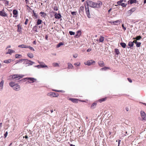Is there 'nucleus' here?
Segmentation results:
<instances>
[{"mask_svg":"<svg viewBox=\"0 0 146 146\" xmlns=\"http://www.w3.org/2000/svg\"><path fill=\"white\" fill-rule=\"evenodd\" d=\"M87 5L88 6L93 8H100V6L102 5V3L100 1H98L97 3L94 2L92 1H87Z\"/></svg>","mask_w":146,"mask_h":146,"instance_id":"obj_1","label":"nucleus"},{"mask_svg":"<svg viewBox=\"0 0 146 146\" xmlns=\"http://www.w3.org/2000/svg\"><path fill=\"white\" fill-rule=\"evenodd\" d=\"M85 10L86 13L87 17L90 18H91V16L90 12L89 7L87 5L85 6Z\"/></svg>","mask_w":146,"mask_h":146,"instance_id":"obj_2","label":"nucleus"},{"mask_svg":"<svg viewBox=\"0 0 146 146\" xmlns=\"http://www.w3.org/2000/svg\"><path fill=\"white\" fill-rule=\"evenodd\" d=\"M47 95L50 96L51 97H57L59 95L57 93H55L54 92H51L48 93Z\"/></svg>","mask_w":146,"mask_h":146,"instance_id":"obj_3","label":"nucleus"},{"mask_svg":"<svg viewBox=\"0 0 146 146\" xmlns=\"http://www.w3.org/2000/svg\"><path fill=\"white\" fill-rule=\"evenodd\" d=\"M95 63V62L94 61L91 60L88 61L86 62H84V63L85 65L90 66L92 64H94Z\"/></svg>","mask_w":146,"mask_h":146,"instance_id":"obj_4","label":"nucleus"},{"mask_svg":"<svg viewBox=\"0 0 146 146\" xmlns=\"http://www.w3.org/2000/svg\"><path fill=\"white\" fill-rule=\"evenodd\" d=\"M69 100L71 101L72 102L75 103H77L78 102V101H80V102H83L81 100H80L76 98H70L69 99Z\"/></svg>","mask_w":146,"mask_h":146,"instance_id":"obj_5","label":"nucleus"},{"mask_svg":"<svg viewBox=\"0 0 146 146\" xmlns=\"http://www.w3.org/2000/svg\"><path fill=\"white\" fill-rule=\"evenodd\" d=\"M136 9V8L134 7L131 8L130 10H129L127 12V13L128 16L130 15L132 13L134 12Z\"/></svg>","mask_w":146,"mask_h":146,"instance_id":"obj_6","label":"nucleus"},{"mask_svg":"<svg viewBox=\"0 0 146 146\" xmlns=\"http://www.w3.org/2000/svg\"><path fill=\"white\" fill-rule=\"evenodd\" d=\"M141 115L143 120H146V115L143 111H141L140 112Z\"/></svg>","mask_w":146,"mask_h":146,"instance_id":"obj_7","label":"nucleus"},{"mask_svg":"<svg viewBox=\"0 0 146 146\" xmlns=\"http://www.w3.org/2000/svg\"><path fill=\"white\" fill-rule=\"evenodd\" d=\"M84 7L83 6H81L79 10V13L80 15H81L84 14Z\"/></svg>","mask_w":146,"mask_h":146,"instance_id":"obj_8","label":"nucleus"},{"mask_svg":"<svg viewBox=\"0 0 146 146\" xmlns=\"http://www.w3.org/2000/svg\"><path fill=\"white\" fill-rule=\"evenodd\" d=\"M23 76L21 75H19L18 74H15L12 76V78L13 79H15L16 78H18L19 77L22 78Z\"/></svg>","mask_w":146,"mask_h":146,"instance_id":"obj_9","label":"nucleus"},{"mask_svg":"<svg viewBox=\"0 0 146 146\" xmlns=\"http://www.w3.org/2000/svg\"><path fill=\"white\" fill-rule=\"evenodd\" d=\"M13 17L15 18H17L18 16V12L17 10L14 9L13 11Z\"/></svg>","mask_w":146,"mask_h":146,"instance_id":"obj_10","label":"nucleus"},{"mask_svg":"<svg viewBox=\"0 0 146 146\" xmlns=\"http://www.w3.org/2000/svg\"><path fill=\"white\" fill-rule=\"evenodd\" d=\"M0 16L3 17H6L7 16V14L6 13L4 10L0 11Z\"/></svg>","mask_w":146,"mask_h":146,"instance_id":"obj_11","label":"nucleus"},{"mask_svg":"<svg viewBox=\"0 0 146 146\" xmlns=\"http://www.w3.org/2000/svg\"><path fill=\"white\" fill-rule=\"evenodd\" d=\"M34 62L31 60H27L26 62H25V64H27V66H29L30 65H32L33 64H34Z\"/></svg>","mask_w":146,"mask_h":146,"instance_id":"obj_12","label":"nucleus"},{"mask_svg":"<svg viewBox=\"0 0 146 146\" xmlns=\"http://www.w3.org/2000/svg\"><path fill=\"white\" fill-rule=\"evenodd\" d=\"M20 87L19 85L17 84H16L14 86V88H13V89L16 91H19L20 89Z\"/></svg>","mask_w":146,"mask_h":146,"instance_id":"obj_13","label":"nucleus"},{"mask_svg":"<svg viewBox=\"0 0 146 146\" xmlns=\"http://www.w3.org/2000/svg\"><path fill=\"white\" fill-rule=\"evenodd\" d=\"M25 79H27V80H29V82L28 81V82L29 83L33 82H34V80H36L33 78H26Z\"/></svg>","mask_w":146,"mask_h":146,"instance_id":"obj_14","label":"nucleus"},{"mask_svg":"<svg viewBox=\"0 0 146 146\" xmlns=\"http://www.w3.org/2000/svg\"><path fill=\"white\" fill-rule=\"evenodd\" d=\"M82 33L80 30L78 31L77 32V34L75 36V37L78 38L81 35Z\"/></svg>","mask_w":146,"mask_h":146,"instance_id":"obj_15","label":"nucleus"},{"mask_svg":"<svg viewBox=\"0 0 146 146\" xmlns=\"http://www.w3.org/2000/svg\"><path fill=\"white\" fill-rule=\"evenodd\" d=\"M38 62L40 64V65L41 68L47 67V66L45 65L43 62H40L38 61Z\"/></svg>","mask_w":146,"mask_h":146,"instance_id":"obj_16","label":"nucleus"},{"mask_svg":"<svg viewBox=\"0 0 146 146\" xmlns=\"http://www.w3.org/2000/svg\"><path fill=\"white\" fill-rule=\"evenodd\" d=\"M32 16L34 19H36L38 17V15L36 13L34 10L33 11Z\"/></svg>","mask_w":146,"mask_h":146,"instance_id":"obj_17","label":"nucleus"},{"mask_svg":"<svg viewBox=\"0 0 146 146\" xmlns=\"http://www.w3.org/2000/svg\"><path fill=\"white\" fill-rule=\"evenodd\" d=\"M107 99V98L105 97V98H102V99H101L98 100L97 101V102H99L101 103L103 102H104Z\"/></svg>","mask_w":146,"mask_h":146,"instance_id":"obj_18","label":"nucleus"},{"mask_svg":"<svg viewBox=\"0 0 146 146\" xmlns=\"http://www.w3.org/2000/svg\"><path fill=\"white\" fill-rule=\"evenodd\" d=\"M98 64L101 67H102L104 66V62L102 61L98 62Z\"/></svg>","mask_w":146,"mask_h":146,"instance_id":"obj_19","label":"nucleus"},{"mask_svg":"<svg viewBox=\"0 0 146 146\" xmlns=\"http://www.w3.org/2000/svg\"><path fill=\"white\" fill-rule=\"evenodd\" d=\"M55 18L57 19H59L61 17V16L60 14L55 13L54 15Z\"/></svg>","mask_w":146,"mask_h":146,"instance_id":"obj_20","label":"nucleus"},{"mask_svg":"<svg viewBox=\"0 0 146 146\" xmlns=\"http://www.w3.org/2000/svg\"><path fill=\"white\" fill-rule=\"evenodd\" d=\"M15 52V51L13 50H11L10 49H9L8 50V52H7L6 54H11L12 53H14Z\"/></svg>","mask_w":146,"mask_h":146,"instance_id":"obj_21","label":"nucleus"},{"mask_svg":"<svg viewBox=\"0 0 146 146\" xmlns=\"http://www.w3.org/2000/svg\"><path fill=\"white\" fill-rule=\"evenodd\" d=\"M28 45H25L24 44H21L18 46V47L21 48H28Z\"/></svg>","mask_w":146,"mask_h":146,"instance_id":"obj_22","label":"nucleus"},{"mask_svg":"<svg viewBox=\"0 0 146 146\" xmlns=\"http://www.w3.org/2000/svg\"><path fill=\"white\" fill-rule=\"evenodd\" d=\"M27 56L30 58H32L34 56L33 54L31 52H29L27 53Z\"/></svg>","mask_w":146,"mask_h":146,"instance_id":"obj_23","label":"nucleus"},{"mask_svg":"<svg viewBox=\"0 0 146 146\" xmlns=\"http://www.w3.org/2000/svg\"><path fill=\"white\" fill-rule=\"evenodd\" d=\"M3 83L4 81L3 80H2L0 83V89L2 90L3 89Z\"/></svg>","mask_w":146,"mask_h":146,"instance_id":"obj_24","label":"nucleus"},{"mask_svg":"<svg viewBox=\"0 0 146 146\" xmlns=\"http://www.w3.org/2000/svg\"><path fill=\"white\" fill-rule=\"evenodd\" d=\"M73 66L72 64L70 63H68V69H72V68Z\"/></svg>","mask_w":146,"mask_h":146,"instance_id":"obj_25","label":"nucleus"},{"mask_svg":"<svg viewBox=\"0 0 146 146\" xmlns=\"http://www.w3.org/2000/svg\"><path fill=\"white\" fill-rule=\"evenodd\" d=\"M16 84L15 82H10L9 83V86L11 87H13V88H14V86L16 85Z\"/></svg>","mask_w":146,"mask_h":146,"instance_id":"obj_26","label":"nucleus"},{"mask_svg":"<svg viewBox=\"0 0 146 146\" xmlns=\"http://www.w3.org/2000/svg\"><path fill=\"white\" fill-rule=\"evenodd\" d=\"M12 61V60L11 59H9L7 60H5L3 61V62L5 63H10Z\"/></svg>","mask_w":146,"mask_h":146,"instance_id":"obj_27","label":"nucleus"},{"mask_svg":"<svg viewBox=\"0 0 146 146\" xmlns=\"http://www.w3.org/2000/svg\"><path fill=\"white\" fill-rule=\"evenodd\" d=\"M104 38L103 36H100V37L99 39V41L100 42H103L104 40Z\"/></svg>","mask_w":146,"mask_h":146,"instance_id":"obj_28","label":"nucleus"},{"mask_svg":"<svg viewBox=\"0 0 146 146\" xmlns=\"http://www.w3.org/2000/svg\"><path fill=\"white\" fill-rule=\"evenodd\" d=\"M97 103H93L91 105V108L92 109H94L95 107V106H96L97 105Z\"/></svg>","mask_w":146,"mask_h":146,"instance_id":"obj_29","label":"nucleus"},{"mask_svg":"<svg viewBox=\"0 0 146 146\" xmlns=\"http://www.w3.org/2000/svg\"><path fill=\"white\" fill-rule=\"evenodd\" d=\"M42 22V20L40 19H38L37 20V22H36V25H38L40 24Z\"/></svg>","mask_w":146,"mask_h":146,"instance_id":"obj_30","label":"nucleus"},{"mask_svg":"<svg viewBox=\"0 0 146 146\" xmlns=\"http://www.w3.org/2000/svg\"><path fill=\"white\" fill-rule=\"evenodd\" d=\"M137 0H129L128 2H129L131 4H132L133 3H136L137 2Z\"/></svg>","mask_w":146,"mask_h":146,"instance_id":"obj_31","label":"nucleus"},{"mask_svg":"<svg viewBox=\"0 0 146 146\" xmlns=\"http://www.w3.org/2000/svg\"><path fill=\"white\" fill-rule=\"evenodd\" d=\"M17 31L18 32H20L21 31V25L19 24L17 25Z\"/></svg>","mask_w":146,"mask_h":146,"instance_id":"obj_32","label":"nucleus"},{"mask_svg":"<svg viewBox=\"0 0 146 146\" xmlns=\"http://www.w3.org/2000/svg\"><path fill=\"white\" fill-rule=\"evenodd\" d=\"M120 44L123 48H125L126 45V44L124 42H121Z\"/></svg>","mask_w":146,"mask_h":146,"instance_id":"obj_33","label":"nucleus"},{"mask_svg":"<svg viewBox=\"0 0 146 146\" xmlns=\"http://www.w3.org/2000/svg\"><path fill=\"white\" fill-rule=\"evenodd\" d=\"M33 30L35 32H37V26H35L33 28Z\"/></svg>","mask_w":146,"mask_h":146,"instance_id":"obj_34","label":"nucleus"},{"mask_svg":"<svg viewBox=\"0 0 146 146\" xmlns=\"http://www.w3.org/2000/svg\"><path fill=\"white\" fill-rule=\"evenodd\" d=\"M40 14H41L42 15H43V16H42V15H41V17H45L46 15V13H44V12H41L40 13Z\"/></svg>","mask_w":146,"mask_h":146,"instance_id":"obj_35","label":"nucleus"},{"mask_svg":"<svg viewBox=\"0 0 146 146\" xmlns=\"http://www.w3.org/2000/svg\"><path fill=\"white\" fill-rule=\"evenodd\" d=\"M141 37L140 36H137L136 38H133V39H136V40H139L141 39Z\"/></svg>","mask_w":146,"mask_h":146,"instance_id":"obj_36","label":"nucleus"},{"mask_svg":"<svg viewBox=\"0 0 146 146\" xmlns=\"http://www.w3.org/2000/svg\"><path fill=\"white\" fill-rule=\"evenodd\" d=\"M115 52L117 55H118L119 53V50L117 48L115 49Z\"/></svg>","mask_w":146,"mask_h":146,"instance_id":"obj_37","label":"nucleus"},{"mask_svg":"<svg viewBox=\"0 0 146 146\" xmlns=\"http://www.w3.org/2000/svg\"><path fill=\"white\" fill-rule=\"evenodd\" d=\"M128 45L130 46L133 47V46L134 43L132 42H129Z\"/></svg>","mask_w":146,"mask_h":146,"instance_id":"obj_38","label":"nucleus"},{"mask_svg":"<svg viewBox=\"0 0 146 146\" xmlns=\"http://www.w3.org/2000/svg\"><path fill=\"white\" fill-rule=\"evenodd\" d=\"M121 20H117L113 22V23L114 25H116V23L120 24V21Z\"/></svg>","mask_w":146,"mask_h":146,"instance_id":"obj_39","label":"nucleus"},{"mask_svg":"<svg viewBox=\"0 0 146 146\" xmlns=\"http://www.w3.org/2000/svg\"><path fill=\"white\" fill-rule=\"evenodd\" d=\"M22 57V55L21 54H16L15 55V57L16 58H20Z\"/></svg>","mask_w":146,"mask_h":146,"instance_id":"obj_40","label":"nucleus"},{"mask_svg":"<svg viewBox=\"0 0 146 146\" xmlns=\"http://www.w3.org/2000/svg\"><path fill=\"white\" fill-rule=\"evenodd\" d=\"M109 69V68L108 67H104L103 68H102L101 69V70H106L107 69Z\"/></svg>","mask_w":146,"mask_h":146,"instance_id":"obj_41","label":"nucleus"},{"mask_svg":"<svg viewBox=\"0 0 146 146\" xmlns=\"http://www.w3.org/2000/svg\"><path fill=\"white\" fill-rule=\"evenodd\" d=\"M28 47L27 48H29L30 50H33V51L35 50L34 49V48L33 47H32L28 45Z\"/></svg>","mask_w":146,"mask_h":146,"instance_id":"obj_42","label":"nucleus"},{"mask_svg":"<svg viewBox=\"0 0 146 146\" xmlns=\"http://www.w3.org/2000/svg\"><path fill=\"white\" fill-rule=\"evenodd\" d=\"M141 44V43L140 42H137L136 44V46L137 47H139Z\"/></svg>","mask_w":146,"mask_h":146,"instance_id":"obj_43","label":"nucleus"},{"mask_svg":"<svg viewBox=\"0 0 146 146\" xmlns=\"http://www.w3.org/2000/svg\"><path fill=\"white\" fill-rule=\"evenodd\" d=\"M54 11H57L58 10V8L56 5H55L54 7Z\"/></svg>","mask_w":146,"mask_h":146,"instance_id":"obj_44","label":"nucleus"},{"mask_svg":"<svg viewBox=\"0 0 146 146\" xmlns=\"http://www.w3.org/2000/svg\"><path fill=\"white\" fill-rule=\"evenodd\" d=\"M63 45V43L62 42H60L59 43L58 45H57V47H60L61 45Z\"/></svg>","mask_w":146,"mask_h":146,"instance_id":"obj_45","label":"nucleus"},{"mask_svg":"<svg viewBox=\"0 0 146 146\" xmlns=\"http://www.w3.org/2000/svg\"><path fill=\"white\" fill-rule=\"evenodd\" d=\"M69 34L71 35H74L75 34V33L74 32H73L72 31H70L69 32Z\"/></svg>","mask_w":146,"mask_h":146,"instance_id":"obj_46","label":"nucleus"},{"mask_svg":"<svg viewBox=\"0 0 146 146\" xmlns=\"http://www.w3.org/2000/svg\"><path fill=\"white\" fill-rule=\"evenodd\" d=\"M126 4H125L124 3H122L120 4V5L123 7H126L127 5Z\"/></svg>","mask_w":146,"mask_h":146,"instance_id":"obj_47","label":"nucleus"},{"mask_svg":"<svg viewBox=\"0 0 146 146\" xmlns=\"http://www.w3.org/2000/svg\"><path fill=\"white\" fill-rule=\"evenodd\" d=\"M53 66L55 67L59 66L58 64L57 63H53Z\"/></svg>","mask_w":146,"mask_h":146,"instance_id":"obj_48","label":"nucleus"},{"mask_svg":"<svg viewBox=\"0 0 146 146\" xmlns=\"http://www.w3.org/2000/svg\"><path fill=\"white\" fill-rule=\"evenodd\" d=\"M123 0H120L119 1L117 2V3L118 4H120L122 3V2H123Z\"/></svg>","mask_w":146,"mask_h":146,"instance_id":"obj_49","label":"nucleus"},{"mask_svg":"<svg viewBox=\"0 0 146 146\" xmlns=\"http://www.w3.org/2000/svg\"><path fill=\"white\" fill-rule=\"evenodd\" d=\"M122 27L123 29L124 30V31H125L126 30V28L124 26V25L123 24L122 25Z\"/></svg>","mask_w":146,"mask_h":146,"instance_id":"obj_50","label":"nucleus"},{"mask_svg":"<svg viewBox=\"0 0 146 146\" xmlns=\"http://www.w3.org/2000/svg\"><path fill=\"white\" fill-rule=\"evenodd\" d=\"M29 20L28 19H26V21L25 22V25H27L28 23V22Z\"/></svg>","mask_w":146,"mask_h":146,"instance_id":"obj_51","label":"nucleus"},{"mask_svg":"<svg viewBox=\"0 0 146 146\" xmlns=\"http://www.w3.org/2000/svg\"><path fill=\"white\" fill-rule=\"evenodd\" d=\"M7 134H8V132L7 131H6V132L5 133V134H4V136L5 138L7 137Z\"/></svg>","mask_w":146,"mask_h":146,"instance_id":"obj_52","label":"nucleus"},{"mask_svg":"<svg viewBox=\"0 0 146 146\" xmlns=\"http://www.w3.org/2000/svg\"><path fill=\"white\" fill-rule=\"evenodd\" d=\"M78 56V54H74L73 55V56L74 58H76Z\"/></svg>","mask_w":146,"mask_h":146,"instance_id":"obj_53","label":"nucleus"},{"mask_svg":"<svg viewBox=\"0 0 146 146\" xmlns=\"http://www.w3.org/2000/svg\"><path fill=\"white\" fill-rule=\"evenodd\" d=\"M76 12H75V11L72 12L71 14L72 15H76Z\"/></svg>","mask_w":146,"mask_h":146,"instance_id":"obj_54","label":"nucleus"},{"mask_svg":"<svg viewBox=\"0 0 146 146\" xmlns=\"http://www.w3.org/2000/svg\"><path fill=\"white\" fill-rule=\"evenodd\" d=\"M74 65L76 66H79L80 65V63H76L74 64Z\"/></svg>","mask_w":146,"mask_h":146,"instance_id":"obj_55","label":"nucleus"},{"mask_svg":"<svg viewBox=\"0 0 146 146\" xmlns=\"http://www.w3.org/2000/svg\"><path fill=\"white\" fill-rule=\"evenodd\" d=\"M53 90V91H54L58 92H61V90Z\"/></svg>","mask_w":146,"mask_h":146,"instance_id":"obj_56","label":"nucleus"},{"mask_svg":"<svg viewBox=\"0 0 146 146\" xmlns=\"http://www.w3.org/2000/svg\"><path fill=\"white\" fill-rule=\"evenodd\" d=\"M127 80H128V81L130 83H131L132 82V80L130 79L129 78H127Z\"/></svg>","mask_w":146,"mask_h":146,"instance_id":"obj_57","label":"nucleus"},{"mask_svg":"<svg viewBox=\"0 0 146 146\" xmlns=\"http://www.w3.org/2000/svg\"><path fill=\"white\" fill-rule=\"evenodd\" d=\"M26 60V59H19V61L18 62H19L22 60Z\"/></svg>","mask_w":146,"mask_h":146,"instance_id":"obj_58","label":"nucleus"},{"mask_svg":"<svg viewBox=\"0 0 146 146\" xmlns=\"http://www.w3.org/2000/svg\"><path fill=\"white\" fill-rule=\"evenodd\" d=\"M137 40H134L133 42H133V43H135V44H136L138 42L137 41Z\"/></svg>","mask_w":146,"mask_h":146,"instance_id":"obj_59","label":"nucleus"},{"mask_svg":"<svg viewBox=\"0 0 146 146\" xmlns=\"http://www.w3.org/2000/svg\"><path fill=\"white\" fill-rule=\"evenodd\" d=\"M35 67H37L38 68H41L40 67V65H37V66H35Z\"/></svg>","mask_w":146,"mask_h":146,"instance_id":"obj_60","label":"nucleus"},{"mask_svg":"<svg viewBox=\"0 0 146 146\" xmlns=\"http://www.w3.org/2000/svg\"><path fill=\"white\" fill-rule=\"evenodd\" d=\"M48 36L47 35H46L45 36V39L46 40H48Z\"/></svg>","mask_w":146,"mask_h":146,"instance_id":"obj_61","label":"nucleus"},{"mask_svg":"<svg viewBox=\"0 0 146 146\" xmlns=\"http://www.w3.org/2000/svg\"><path fill=\"white\" fill-rule=\"evenodd\" d=\"M91 50V49L89 48L87 50V51L88 52H90Z\"/></svg>","mask_w":146,"mask_h":146,"instance_id":"obj_62","label":"nucleus"},{"mask_svg":"<svg viewBox=\"0 0 146 146\" xmlns=\"http://www.w3.org/2000/svg\"><path fill=\"white\" fill-rule=\"evenodd\" d=\"M125 110H126L127 111H128L129 110V108L128 107H126L125 108Z\"/></svg>","mask_w":146,"mask_h":146,"instance_id":"obj_63","label":"nucleus"},{"mask_svg":"<svg viewBox=\"0 0 146 146\" xmlns=\"http://www.w3.org/2000/svg\"><path fill=\"white\" fill-rule=\"evenodd\" d=\"M25 1L26 3H27L29 2L28 0H25Z\"/></svg>","mask_w":146,"mask_h":146,"instance_id":"obj_64","label":"nucleus"}]
</instances>
